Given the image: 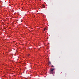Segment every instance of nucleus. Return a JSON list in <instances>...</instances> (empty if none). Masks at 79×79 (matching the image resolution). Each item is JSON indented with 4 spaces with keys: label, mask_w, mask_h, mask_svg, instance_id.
<instances>
[{
    "label": "nucleus",
    "mask_w": 79,
    "mask_h": 79,
    "mask_svg": "<svg viewBox=\"0 0 79 79\" xmlns=\"http://www.w3.org/2000/svg\"><path fill=\"white\" fill-rule=\"evenodd\" d=\"M55 70V69H52L50 71V72H49V73L51 74H53V70Z\"/></svg>",
    "instance_id": "1"
},
{
    "label": "nucleus",
    "mask_w": 79,
    "mask_h": 79,
    "mask_svg": "<svg viewBox=\"0 0 79 79\" xmlns=\"http://www.w3.org/2000/svg\"><path fill=\"white\" fill-rule=\"evenodd\" d=\"M51 64V62H49L48 64Z\"/></svg>",
    "instance_id": "2"
},
{
    "label": "nucleus",
    "mask_w": 79,
    "mask_h": 79,
    "mask_svg": "<svg viewBox=\"0 0 79 79\" xmlns=\"http://www.w3.org/2000/svg\"><path fill=\"white\" fill-rule=\"evenodd\" d=\"M51 68H53V67H54V66L53 65H51Z\"/></svg>",
    "instance_id": "3"
},
{
    "label": "nucleus",
    "mask_w": 79,
    "mask_h": 79,
    "mask_svg": "<svg viewBox=\"0 0 79 79\" xmlns=\"http://www.w3.org/2000/svg\"><path fill=\"white\" fill-rule=\"evenodd\" d=\"M46 29V28H44V31H45Z\"/></svg>",
    "instance_id": "4"
}]
</instances>
